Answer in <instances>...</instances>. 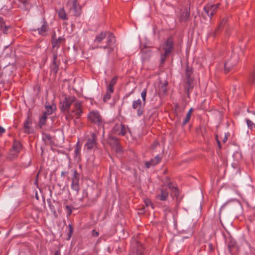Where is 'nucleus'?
I'll return each mask as SVG.
<instances>
[{"instance_id": "f257e3e1", "label": "nucleus", "mask_w": 255, "mask_h": 255, "mask_svg": "<svg viewBox=\"0 0 255 255\" xmlns=\"http://www.w3.org/2000/svg\"><path fill=\"white\" fill-rule=\"evenodd\" d=\"M94 44L97 45L92 47V49L103 48L107 49L108 53L114 51L116 46V39L113 33L107 31H102L96 35L94 40Z\"/></svg>"}, {"instance_id": "f03ea898", "label": "nucleus", "mask_w": 255, "mask_h": 255, "mask_svg": "<svg viewBox=\"0 0 255 255\" xmlns=\"http://www.w3.org/2000/svg\"><path fill=\"white\" fill-rule=\"evenodd\" d=\"M164 53L160 54V66H162L167 57H168L174 49V40L172 36H169L164 41L161 46Z\"/></svg>"}, {"instance_id": "7ed1b4c3", "label": "nucleus", "mask_w": 255, "mask_h": 255, "mask_svg": "<svg viewBox=\"0 0 255 255\" xmlns=\"http://www.w3.org/2000/svg\"><path fill=\"white\" fill-rule=\"evenodd\" d=\"M129 255H146L143 245L135 240L131 241Z\"/></svg>"}, {"instance_id": "20e7f679", "label": "nucleus", "mask_w": 255, "mask_h": 255, "mask_svg": "<svg viewBox=\"0 0 255 255\" xmlns=\"http://www.w3.org/2000/svg\"><path fill=\"white\" fill-rule=\"evenodd\" d=\"M77 101L76 98L74 96H65L60 101V109L63 112L69 111L71 105Z\"/></svg>"}, {"instance_id": "39448f33", "label": "nucleus", "mask_w": 255, "mask_h": 255, "mask_svg": "<svg viewBox=\"0 0 255 255\" xmlns=\"http://www.w3.org/2000/svg\"><path fill=\"white\" fill-rule=\"evenodd\" d=\"M239 61V57L238 55L233 53L230 58L225 62L224 64V72L226 74L232 71L234 68L237 65Z\"/></svg>"}, {"instance_id": "423d86ee", "label": "nucleus", "mask_w": 255, "mask_h": 255, "mask_svg": "<svg viewBox=\"0 0 255 255\" xmlns=\"http://www.w3.org/2000/svg\"><path fill=\"white\" fill-rule=\"evenodd\" d=\"M226 244L229 253L231 255H236L239 253L240 247L232 237H229L227 239Z\"/></svg>"}, {"instance_id": "0eeeda50", "label": "nucleus", "mask_w": 255, "mask_h": 255, "mask_svg": "<svg viewBox=\"0 0 255 255\" xmlns=\"http://www.w3.org/2000/svg\"><path fill=\"white\" fill-rule=\"evenodd\" d=\"M21 145L19 141H14L11 148L7 156V158L11 160L16 158L20 151Z\"/></svg>"}, {"instance_id": "6e6552de", "label": "nucleus", "mask_w": 255, "mask_h": 255, "mask_svg": "<svg viewBox=\"0 0 255 255\" xmlns=\"http://www.w3.org/2000/svg\"><path fill=\"white\" fill-rule=\"evenodd\" d=\"M80 174L76 169L73 170V175L71 178V189L78 194L80 190L79 186Z\"/></svg>"}, {"instance_id": "1a4fd4ad", "label": "nucleus", "mask_w": 255, "mask_h": 255, "mask_svg": "<svg viewBox=\"0 0 255 255\" xmlns=\"http://www.w3.org/2000/svg\"><path fill=\"white\" fill-rule=\"evenodd\" d=\"M70 112L74 115V121L76 122L75 120L79 119L83 113L82 102L78 100L75 102L73 108Z\"/></svg>"}, {"instance_id": "9d476101", "label": "nucleus", "mask_w": 255, "mask_h": 255, "mask_svg": "<svg viewBox=\"0 0 255 255\" xmlns=\"http://www.w3.org/2000/svg\"><path fill=\"white\" fill-rule=\"evenodd\" d=\"M88 119L98 127L102 126V119L101 115L97 111L90 112L88 116Z\"/></svg>"}, {"instance_id": "9b49d317", "label": "nucleus", "mask_w": 255, "mask_h": 255, "mask_svg": "<svg viewBox=\"0 0 255 255\" xmlns=\"http://www.w3.org/2000/svg\"><path fill=\"white\" fill-rule=\"evenodd\" d=\"M144 107L145 105L139 99L132 102V108L136 111V115L138 117H140L143 114Z\"/></svg>"}, {"instance_id": "f8f14e48", "label": "nucleus", "mask_w": 255, "mask_h": 255, "mask_svg": "<svg viewBox=\"0 0 255 255\" xmlns=\"http://www.w3.org/2000/svg\"><path fill=\"white\" fill-rule=\"evenodd\" d=\"M220 5V3L215 4L208 3L204 7V10L207 15L211 18L217 12Z\"/></svg>"}, {"instance_id": "ddd939ff", "label": "nucleus", "mask_w": 255, "mask_h": 255, "mask_svg": "<svg viewBox=\"0 0 255 255\" xmlns=\"http://www.w3.org/2000/svg\"><path fill=\"white\" fill-rule=\"evenodd\" d=\"M168 197L169 191L168 188L162 186L157 192L155 198L161 201H165L168 199Z\"/></svg>"}, {"instance_id": "4468645a", "label": "nucleus", "mask_w": 255, "mask_h": 255, "mask_svg": "<svg viewBox=\"0 0 255 255\" xmlns=\"http://www.w3.org/2000/svg\"><path fill=\"white\" fill-rule=\"evenodd\" d=\"M65 42V38L64 37L60 36L58 38H56V34L54 33L51 38L52 50H57L60 47V45L62 43H64Z\"/></svg>"}, {"instance_id": "2eb2a0df", "label": "nucleus", "mask_w": 255, "mask_h": 255, "mask_svg": "<svg viewBox=\"0 0 255 255\" xmlns=\"http://www.w3.org/2000/svg\"><path fill=\"white\" fill-rule=\"evenodd\" d=\"M97 137L95 133H92L91 137L87 139V142L85 146L87 149H92L97 147Z\"/></svg>"}, {"instance_id": "dca6fc26", "label": "nucleus", "mask_w": 255, "mask_h": 255, "mask_svg": "<svg viewBox=\"0 0 255 255\" xmlns=\"http://www.w3.org/2000/svg\"><path fill=\"white\" fill-rule=\"evenodd\" d=\"M108 142L109 144L113 147L116 148L117 151H122V147L120 145V142L118 139L114 136H111L108 139Z\"/></svg>"}, {"instance_id": "f3484780", "label": "nucleus", "mask_w": 255, "mask_h": 255, "mask_svg": "<svg viewBox=\"0 0 255 255\" xmlns=\"http://www.w3.org/2000/svg\"><path fill=\"white\" fill-rule=\"evenodd\" d=\"M32 124V121L30 115H28L23 123L24 131L25 133L29 134L33 132V129L30 127Z\"/></svg>"}, {"instance_id": "a211bd4d", "label": "nucleus", "mask_w": 255, "mask_h": 255, "mask_svg": "<svg viewBox=\"0 0 255 255\" xmlns=\"http://www.w3.org/2000/svg\"><path fill=\"white\" fill-rule=\"evenodd\" d=\"M42 23V26L40 27L37 29H34L33 31L37 30L39 34L44 36L46 32L48 30V24L45 17H43Z\"/></svg>"}, {"instance_id": "6ab92c4d", "label": "nucleus", "mask_w": 255, "mask_h": 255, "mask_svg": "<svg viewBox=\"0 0 255 255\" xmlns=\"http://www.w3.org/2000/svg\"><path fill=\"white\" fill-rule=\"evenodd\" d=\"M184 87L185 92L189 97L190 94L194 87V79H186V82L184 84Z\"/></svg>"}, {"instance_id": "aec40b11", "label": "nucleus", "mask_w": 255, "mask_h": 255, "mask_svg": "<svg viewBox=\"0 0 255 255\" xmlns=\"http://www.w3.org/2000/svg\"><path fill=\"white\" fill-rule=\"evenodd\" d=\"M12 27L10 25L6 24V22L3 18L0 16V30L4 34H7L9 29H11Z\"/></svg>"}, {"instance_id": "412c9836", "label": "nucleus", "mask_w": 255, "mask_h": 255, "mask_svg": "<svg viewBox=\"0 0 255 255\" xmlns=\"http://www.w3.org/2000/svg\"><path fill=\"white\" fill-rule=\"evenodd\" d=\"M240 205V202L236 200L233 199L225 203L222 206V208H225L226 207H229L232 210H235L236 208H239Z\"/></svg>"}, {"instance_id": "4be33fe9", "label": "nucleus", "mask_w": 255, "mask_h": 255, "mask_svg": "<svg viewBox=\"0 0 255 255\" xmlns=\"http://www.w3.org/2000/svg\"><path fill=\"white\" fill-rule=\"evenodd\" d=\"M167 186L171 191V195H174L176 198L178 197L180 194L179 189L178 187L173 182L167 183Z\"/></svg>"}, {"instance_id": "5701e85b", "label": "nucleus", "mask_w": 255, "mask_h": 255, "mask_svg": "<svg viewBox=\"0 0 255 255\" xmlns=\"http://www.w3.org/2000/svg\"><path fill=\"white\" fill-rule=\"evenodd\" d=\"M161 161V158L159 155L156 156L153 159L145 163V166L147 168H150L151 166H154L158 164Z\"/></svg>"}, {"instance_id": "b1692460", "label": "nucleus", "mask_w": 255, "mask_h": 255, "mask_svg": "<svg viewBox=\"0 0 255 255\" xmlns=\"http://www.w3.org/2000/svg\"><path fill=\"white\" fill-rule=\"evenodd\" d=\"M113 130L115 132L120 131L119 134L125 135L127 132L126 127L124 125H116L114 126Z\"/></svg>"}, {"instance_id": "393cba45", "label": "nucleus", "mask_w": 255, "mask_h": 255, "mask_svg": "<svg viewBox=\"0 0 255 255\" xmlns=\"http://www.w3.org/2000/svg\"><path fill=\"white\" fill-rule=\"evenodd\" d=\"M118 79V76H114L110 81V83L107 88V90H108L109 92H114V87L116 84Z\"/></svg>"}, {"instance_id": "a878e982", "label": "nucleus", "mask_w": 255, "mask_h": 255, "mask_svg": "<svg viewBox=\"0 0 255 255\" xmlns=\"http://www.w3.org/2000/svg\"><path fill=\"white\" fill-rule=\"evenodd\" d=\"M228 18L227 17H224L220 22V24L218 27L216 28L215 33H214V36H216L217 33H218V31L222 29L224 26L226 25V24L228 22Z\"/></svg>"}, {"instance_id": "bb28decb", "label": "nucleus", "mask_w": 255, "mask_h": 255, "mask_svg": "<svg viewBox=\"0 0 255 255\" xmlns=\"http://www.w3.org/2000/svg\"><path fill=\"white\" fill-rule=\"evenodd\" d=\"M190 17V12L186 9L184 11H183L180 17V21L181 22H186L189 19Z\"/></svg>"}, {"instance_id": "cd10ccee", "label": "nucleus", "mask_w": 255, "mask_h": 255, "mask_svg": "<svg viewBox=\"0 0 255 255\" xmlns=\"http://www.w3.org/2000/svg\"><path fill=\"white\" fill-rule=\"evenodd\" d=\"M193 111V108H191L187 112V113L186 115V117L184 119L182 123V127H184L190 121Z\"/></svg>"}, {"instance_id": "c85d7f7f", "label": "nucleus", "mask_w": 255, "mask_h": 255, "mask_svg": "<svg viewBox=\"0 0 255 255\" xmlns=\"http://www.w3.org/2000/svg\"><path fill=\"white\" fill-rule=\"evenodd\" d=\"M81 148V144L80 143L79 141H78L75 145L74 149L75 157L77 158L80 157Z\"/></svg>"}, {"instance_id": "c756f323", "label": "nucleus", "mask_w": 255, "mask_h": 255, "mask_svg": "<svg viewBox=\"0 0 255 255\" xmlns=\"http://www.w3.org/2000/svg\"><path fill=\"white\" fill-rule=\"evenodd\" d=\"M193 72V68L187 66L186 68V79H193L194 78L192 77Z\"/></svg>"}, {"instance_id": "7c9ffc66", "label": "nucleus", "mask_w": 255, "mask_h": 255, "mask_svg": "<svg viewBox=\"0 0 255 255\" xmlns=\"http://www.w3.org/2000/svg\"><path fill=\"white\" fill-rule=\"evenodd\" d=\"M58 14L60 18L63 20L67 19V14L64 8H61L59 9Z\"/></svg>"}, {"instance_id": "2f4dec72", "label": "nucleus", "mask_w": 255, "mask_h": 255, "mask_svg": "<svg viewBox=\"0 0 255 255\" xmlns=\"http://www.w3.org/2000/svg\"><path fill=\"white\" fill-rule=\"evenodd\" d=\"M60 64H50V72L53 73L54 75H56L58 70H59V66Z\"/></svg>"}, {"instance_id": "473e14b6", "label": "nucleus", "mask_w": 255, "mask_h": 255, "mask_svg": "<svg viewBox=\"0 0 255 255\" xmlns=\"http://www.w3.org/2000/svg\"><path fill=\"white\" fill-rule=\"evenodd\" d=\"M47 116L42 114V116L39 119V127L40 128H41L43 126H45L47 121Z\"/></svg>"}, {"instance_id": "72a5a7b5", "label": "nucleus", "mask_w": 255, "mask_h": 255, "mask_svg": "<svg viewBox=\"0 0 255 255\" xmlns=\"http://www.w3.org/2000/svg\"><path fill=\"white\" fill-rule=\"evenodd\" d=\"M51 52L53 54V59L52 61V63L51 64H60V62H58L57 61V57H58V52L57 50H51Z\"/></svg>"}, {"instance_id": "f704fd0d", "label": "nucleus", "mask_w": 255, "mask_h": 255, "mask_svg": "<svg viewBox=\"0 0 255 255\" xmlns=\"http://www.w3.org/2000/svg\"><path fill=\"white\" fill-rule=\"evenodd\" d=\"M42 139L46 143H51L52 138L51 135L48 133H43L42 134Z\"/></svg>"}, {"instance_id": "c9c22d12", "label": "nucleus", "mask_w": 255, "mask_h": 255, "mask_svg": "<svg viewBox=\"0 0 255 255\" xmlns=\"http://www.w3.org/2000/svg\"><path fill=\"white\" fill-rule=\"evenodd\" d=\"M46 111L43 113V114L48 116L50 115L53 113V108L50 105H45Z\"/></svg>"}, {"instance_id": "e433bc0d", "label": "nucleus", "mask_w": 255, "mask_h": 255, "mask_svg": "<svg viewBox=\"0 0 255 255\" xmlns=\"http://www.w3.org/2000/svg\"><path fill=\"white\" fill-rule=\"evenodd\" d=\"M64 114H65V116H66V119L69 121L70 120H72V119H75V116L74 115H73L70 112V111H66L65 112H64Z\"/></svg>"}, {"instance_id": "4c0bfd02", "label": "nucleus", "mask_w": 255, "mask_h": 255, "mask_svg": "<svg viewBox=\"0 0 255 255\" xmlns=\"http://www.w3.org/2000/svg\"><path fill=\"white\" fill-rule=\"evenodd\" d=\"M114 92H109L108 90L106 91V94L103 97V101L104 102H107L111 98V94Z\"/></svg>"}, {"instance_id": "58836bf2", "label": "nucleus", "mask_w": 255, "mask_h": 255, "mask_svg": "<svg viewBox=\"0 0 255 255\" xmlns=\"http://www.w3.org/2000/svg\"><path fill=\"white\" fill-rule=\"evenodd\" d=\"M246 123H247L248 128L250 129H253L255 128V124L252 121H251L249 119H246Z\"/></svg>"}, {"instance_id": "ea45409f", "label": "nucleus", "mask_w": 255, "mask_h": 255, "mask_svg": "<svg viewBox=\"0 0 255 255\" xmlns=\"http://www.w3.org/2000/svg\"><path fill=\"white\" fill-rule=\"evenodd\" d=\"M147 89H144L141 93V96L142 99L143 104L145 105L146 104V97Z\"/></svg>"}, {"instance_id": "a19ab883", "label": "nucleus", "mask_w": 255, "mask_h": 255, "mask_svg": "<svg viewBox=\"0 0 255 255\" xmlns=\"http://www.w3.org/2000/svg\"><path fill=\"white\" fill-rule=\"evenodd\" d=\"M69 232L67 234V240H69L71 237V236L73 232V228L72 224H69L68 225Z\"/></svg>"}, {"instance_id": "79ce46f5", "label": "nucleus", "mask_w": 255, "mask_h": 255, "mask_svg": "<svg viewBox=\"0 0 255 255\" xmlns=\"http://www.w3.org/2000/svg\"><path fill=\"white\" fill-rule=\"evenodd\" d=\"M65 209L67 211V216H70L72 212V206L70 205H66L65 206Z\"/></svg>"}, {"instance_id": "37998d69", "label": "nucleus", "mask_w": 255, "mask_h": 255, "mask_svg": "<svg viewBox=\"0 0 255 255\" xmlns=\"http://www.w3.org/2000/svg\"><path fill=\"white\" fill-rule=\"evenodd\" d=\"M72 6H73V9H74L75 10H76L78 6H79L78 1L77 0H73L72 1Z\"/></svg>"}, {"instance_id": "c03bdc74", "label": "nucleus", "mask_w": 255, "mask_h": 255, "mask_svg": "<svg viewBox=\"0 0 255 255\" xmlns=\"http://www.w3.org/2000/svg\"><path fill=\"white\" fill-rule=\"evenodd\" d=\"M208 246V252L210 253L213 252L214 251V248L213 244L212 243H209Z\"/></svg>"}, {"instance_id": "a18cd8bd", "label": "nucleus", "mask_w": 255, "mask_h": 255, "mask_svg": "<svg viewBox=\"0 0 255 255\" xmlns=\"http://www.w3.org/2000/svg\"><path fill=\"white\" fill-rule=\"evenodd\" d=\"M85 198H88V192L86 190L83 191V197L80 199L81 202H83Z\"/></svg>"}, {"instance_id": "49530a36", "label": "nucleus", "mask_w": 255, "mask_h": 255, "mask_svg": "<svg viewBox=\"0 0 255 255\" xmlns=\"http://www.w3.org/2000/svg\"><path fill=\"white\" fill-rule=\"evenodd\" d=\"M165 218H166L167 215L168 213H170L171 212V210L169 207H166L163 210Z\"/></svg>"}, {"instance_id": "de8ad7c7", "label": "nucleus", "mask_w": 255, "mask_h": 255, "mask_svg": "<svg viewBox=\"0 0 255 255\" xmlns=\"http://www.w3.org/2000/svg\"><path fill=\"white\" fill-rule=\"evenodd\" d=\"M91 233L92 236L95 237H97L99 235V232L96 231L95 230H93L91 232Z\"/></svg>"}, {"instance_id": "09e8293b", "label": "nucleus", "mask_w": 255, "mask_h": 255, "mask_svg": "<svg viewBox=\"0 0 255 255\" xmlns=\"http://www.w3.org/2000/svg\"><path fill=\"white\" fill-rule=\"evenodd\" d=\"M167 85V83L164 84L161 88V89L162 90L163 93H165L166 92V87Z\"/></svg>"}, {"instance_id": "8fccbe9b", "label": "nucleus", "mask_w": 255, "mask_h": 255, "mask_svg": "<svg viewBox=\"0 0 255 255\" xmlns=\"http://www.w3.org/2000/svg\"><path fill=\"white\" fill-rule=\"evenodd\" d=\"M216 141L217 142V143H218V146H219V148L221 149V147H222V145H221V143L220 141L218 139V137L217 135H216Z\"/></svg>"}, {"instance_id": "3c124183", "label": "nucleus", "mask_w": 255, "mask_h": 255, "mask_svg": "<svg viewBox=\"0 0 255 255\" xmlns=\"http://www.w3.org/2000/svg\"><path fill=\"white\" fill-rule=\"evenodd\" d=\"M141 52L142 53L144 52V53H149L150 51L149 49H147V48H144V49L141 50Z\"/></svg>"}, {"instance_id": "603ef678", "label": "nucleus", "mask_w": 255, "mask_h": 255, "mask_svg": "<svg viewBox=\"0 0 255 255\" xmlns=\"http://www.w3.org/2000/svg\"><path fill=\"white\" fill-rule=\"evenodd\" d=\"M5 131V129L2 127L0 126V134H2Z\"/></svg>"}, {"instance_id": "864d4df0", "label": "nucleus", "mask_w": 255, "mask_h": 255, "mask_svg": "<svg viewBox=\"0 0 255 255\" xmlns=\"http://www.w3.org/2000/svg\"><path fill=\"white\" fill-rule=\"evenodd\" d=\"M145 205H146V206H149V205H152V203H151V202L150 200H147V201H145Z\"/></svg>"}, {"instance_id": "5fc2aeb1", "label": "nucleus", "mask_w": 255, "mask_h": 255, "mask_svg": "<svg viewBox=\"0 0 255 255\" xmlns=\"http://www.w3.org/2000/svg\"><path fill=\"white\" fill-rule=\"evenodd\" d=\"M54 255H61V252L60 250H58L55 251Z\"/></svg>"}, {"instance_id": "6e6d98bb", "label": "nucleus", "mask_w": 255, "mask_h": 255, "mask_svg": "<svg viewBox=\"0 0 255 255\" xmlns=\"http://www.w3.org/2000/svg\"><path fill=\"white\" fill-rule=\"evenodd\" d=\"M68 173V172H66L65 171H63L61 173V176H64L67 175Z\"/></svg>"}, {"instance_id": "4d7b16f0", "label": "nucleus", "mask_w": 255, "mask_h": 255, "mask_svg": "<svg viewBox=\"0 0 255 255\" xmlns=\"http://www.w3.org/2000/svg\"><path fill=\"white\" fill-rule=\"evenodd\" d=\"M132 94V92L129 93H128L124 97V99H127L128 98L131 94Z\"/></svg>"}, {"instance_id": "13d9d810", "label": "nucleus", "mask_w": 255, "mask_h": 255, "mask_svg": "<svg viewBox=\"0 0 255 255\" xmlns=\"http://www.w3.org/2000/svg\"><path fill=\"white\" fill-rule=\"evenodd\" d=\"M225 33H226V34L228 36H229L230 35V31L229 29H228L227 28L226 30Z\"/></svg>"}, {"instance_id": "bf43d9fd", "label": "nucleus", "mask_w": 255, "mask_h": 255, "mask_svg": "<svg viewBox=\"0 0 255 255\" xmlns=\"http://www.w3.org/2000/svg\"><path fill=\"white\" fill-rule=\"evenodd\" d=\"M227 136L225 135V137H224V139H223V142L224 143H225V142H226V141H227Z\"/></svg>"}, {"instance_id": "052dcab7", "label": "nucleus", "mask_w": 255, "mask_h": 255, "mask_svg": "<svg viewBox=\"0 0 255 255\" xmlns=\"http://www.w3.org/2000/svg\"><path fill=\"white\" fill-rule=\"evenodd\" d=\"M49 207H50V209H52V207H53V205H51V204H49Z\"/></svg>"}]
</instances>
